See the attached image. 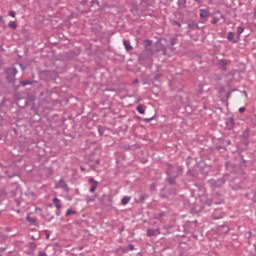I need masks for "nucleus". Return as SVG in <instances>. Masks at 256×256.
<instances>
[{"label": "nucleus", "mask_w": 256, "mask_h": 256, "mask_svg": "<svg viewBox=\"0 0 256 256\" xmlns=\"http://www.w3.org/2000/svg\"><path fill=\"white\" fill-rule=\"evenodd\" d=\"M89 183L91 184L90 192L95 193V189H97V186L99 185V182H97L95 179L90 178Z\"/></svg>", "instance_id": "1"}, {"label": "nucleus", "mask_w": 256, "mask_h": 256, "mask_svg": "<svg viewBox=\"0 0 256 256\" xmlns=\"http://www.w3.org/2000/svg\"><path fill=\"white\" fill-rule=\"evenodd\" d=\"M160 233H161V231H159V229H148L147 230L148 237H155V236L159 235Z\"/></svg>", "instance_id": "2"}, {"label": "nucleus", "mask_w": 256, "mask_h": 256, "mask_svg": "<svg viewBox=\"0 0 256 256\" xmlns=\"http://www.w3.org/2000/svg\"><path fill=\"white\" fill-rule=\"evenodd\" d=\"M200 17H201V19H207V17H209V10L201 9L200 10Z\"/></svg>", "instance_id": "3"}, {"label": "nucleus", "mask_w": 256, "mask_h": 256, "mask_svg": "<svg viewBox=\"0 0 256 256\" xmlns=\"http://www.w3.org/2000/svg\"><path fill=\"white\" fill-rule=\"evenodd\" d=\"M53 203H54L56 209L59 211L61 209V200L59 198H54Z\"/></svg>", "instance_id": "4"}, {"label": "nucleus", "mask_w": 256, "mask_h": 256, "mask_svg": "<svg viewBox=\"0 0 256 256\" xmlns=\"http://www.w3.org/2000/svg\"><path fill=\"white\" fill-rule=\"evenodd\" d=\"M123 45H124L126 51H132V50H133V47L131 46V44L129 43V41L124 40V41H123Z\"/></svg>", "instance_id": "5"}, {"label": "nucleus", "mask_w": 256, "mask_h": 256, "mask_svg": "<svg viewBox=\"0 0 256 256\" xmlns=\"http://www.w3.org/2000/svg\"><path fill=\"white\" fill-rule=\"evenodd\" d=\"M57 188L67 189V184H65V181L60 180L59 183L56 185Z\"/></svg>", "instance_id": "6"}, {"label": "nucleus", "mask_w": 256, "mask_h": 256, "mask_svg": "<svg viewBox=\"0 0 256 256\" xmlns=\"http://www.w3.org/2000/svg\"><path fill=\"white\" fill-rule=\"evenodd\" d=\"M136 110L138 111V113H140L141 115H145V109L143 108V105H138Z\"/></svg>", "instance_id": "7"}, {"label": "nucleus", "mask_w": 256, "mask_h": 256, "mask_svg": "<svg viewBox=\"0 0 256 256\" xmlns=\"http://www.w3.org/2000/svg\"><path fill=\"white\" fill-rule=\"evenodd\" d=\"M129 201H131V197H129V196H124V197L122 198L121 203H122V205H127V203H129Z\"/></svg>", "instance_id": "8"}, {"label": "nucleus", "mask_w": 256, "mask_h": 256, "mask_svg": "<svg viewBox=\"0 0 256 256\" xmlns=\"http://www.w3.org/2000/svg\"><path fill=\"white\" fill-rule=\"evenodd\" d=\"M77 211L73 210V209H68L66 212V217H69L71 215H76Z\"/></svg>", "instance_id": "9"}, {"label": "nucleus", "mask_w": 256, "mask_h": 256, "mask_svg": "<svg viewBox=\"0 0 256 256\" xmlns=\"http://www.w3.org/2000/svg\"><path fill=\"white\" fill-rule=\"evenodd\" d=\"M219 65L220 67H222L223 69H226L227 67V62L225 60H219Z\"/></svg>", "instance_id": "10"}, {"label": "nucleus", "mask_w": 256, "mask_h": 256, "mask_svg": "<svg viewBox=\"0 0 256 256\" xmlns=\"http://www.w3.org/2000/svg\"><path fill=\"white\" fill-rule=\"evenodd\" d=\"M9 27H10L11 29H17V22H15V21L10 22V23H9Z\"/></svg>", "instance_id": "11"}, {"label": "nucleus", "mask_w": 256, "mask_h": 256, "mask_svg": "<svg viewBox=\"0 0 256 256\" xmlns=\"http://www.w3.org/2000/svg\"><path fill=\"white\" fill-rule=\"evenodd\" d=\"M235 34L233 32L228 33V41H233Z\"/></svg>", "instance_id": "12"}, {"label": "nucleus", "mask_w": 256, "mask_h": 256, "mask_svg": "<svg viewBox=\"0 0 256 256\" xmlns=\"http://www.w3.org/2000/svg\"><path fill=\"white\" fill-rule=\"evenodd\" d=\"M245 31V28H243L242 26H239L238 28H237V33H238V35H241V33H243Z\"/></svg>", "instance_id": "13"}, {"label": "nucleus", "mask_w": 256, "mask_h": 256, "mask_svg": "<svg viewBox=\"0 0 256 256\" xmlns=\"http://www.w3.org/2000/svg\"><path fill=\"white\" fill-rule=\"evenodd\" d=\"M21 85H22L23 87H26V85H31V81H29V80H24V81L21 82Z\"/></svg>", "instance_id": "14"}, {"label": "nucleus", "mask_w": 256, "mask_h": 256, "mask_svg": "<svg viewBox=\"0 0 256 256\" xmlns=\"http://www.w3.org/2000/svg\"><path fill=\"white\" fill-rule=\"evenodd\" d=\"M27 221L30 223V225L35 224V220L31 218V216H27Z\"/></svg>", "instance_id": "15"}, {"label": "nucleus", "mask_w": 256, "mask_h": 256, "mask_svg": "<svg viewBox=\"0 0 256 256\" xmlns=\"http://www.w3.org/2000/svg\"><path fill=\"white\" fill-rule=\"evenodd\" d=\"M170 42L171 45H175V43H177V38H171Z\"/></svg>", "instance_id": "16"}, {"label": "nucleus", "mask_w": 256, "mask_h": 256, "mask_svg": "<svg viewBox=\"0 0 256 256\" xmlns=\"http://www.w3.org/2000/svg\"><path fill=\"white\" fill-rule=\"evenodd\" d=\"M87 203H95V198H87Z\"/></svg>", "instance_id": "17"}, {"label": "nucleus", "mask_w": 256, "mask_h": 256, "mask_svg": "<svg viewBox=\"0 0 256 256\" xmlns=\"http://www.w3.org/2000/svg\"><path fill=\"white\" fill-rule=\"evenodd\" d=\"M153 42L151 40H146L145 41V45L146 47H149V45H151Z\"/></svg>", "instance_id": "18"}, {"label": "nucleus", "mask_w": 256, "mask_h": 256, "mask_svg": "<svg viewBox=\"0 0 256 256\" xmlns=\"http://www.w3.org/2000/svg\"><path fill=\"white\" fill-rule=\"evenodd\" d=\"M219 19L217 18H213V20L211 21L212 25H215L216 23H218Z\"/></svg>", "instance_id": "19"}, {"label": "nucleus", "mask_w": 256, "mask_h": 256, "mask_svg": "<svg viewBox=\"0 0 256 256\" xmlns=\"http://www.w3.org/2000/svg\"><path fill=\"white\" fill-rule=\"evenodd\" d=\"M9 15H10V17H15V11H10Z\"/></svg>", "instance_id": "20"}, {"label": "nucleus", "mask_w": 256, "mask_h": 256, "mask_svg": "<svg viewBox=\"0 0 256 256\" xmlns=\"http://www.w3.org/2000/svg\"><path fill=\"white\" fill-rule=\"evenodd\" d=\"M245 111V108L244 107H240L239 108V113H243Z\"/></svg>", "instance_id": "21"}, {"label": "nucleus", "mask_w": 256, "mask_h": 256, "mask_svg": "<svg viewBox=\"0 0 256 256\" xmlns=\"http://www.w3.org/2000/svg\"><path fill=\"white\" fill-rule=\"evenodd\" d=\"M39 256H47V254H45L44 252H40Z\"/></svg>", "instance_id": "22"}, {"label": "nucleus", "mask_w": 256, "mask_h": 256, "mask_svg": "<svg viewBox=\"0 0 256 256\" xmlns=\"http://www.w3.org/2000/svg\"><path fill=\"white\" fill-rule=\"evenodd\" d=\"M129 247H130V250L133 251V245H130Z\"/></svg>", "instance_id": "23"}, {"label": "nucleus", "mask_w": 256, "mask_h": 256, "mask_svg": "<svg viewBox=\"0 0 256 256\" xmlns=\"http://www.w3.org/2000/svg\"><path fill=\"white\" fill-rule=\"evenodd\" d=\"M80 169H81V171H85V168H83V167H81Z\"/></svg>", "instance_id": "24"}, {"label": "nucleus", "mask_w": 256, "mask_h": 256, "mask_svg": "<svg viewBox=\"0 0 256 256\" xmlns=\"http://www.w3.org/2000/svg\"><path fill=\"white\" fill-rule=\"evenodd\" d=\"M14 73H15V74L17 73V69L14 70Z\"/></svg>", "instance_id": "25"}, {"label": "nucleus", "mask_w": 256, "mask_h": 256, "mask_svg": "<svg viewBox=\"0 0 256 256\" xmlns=\"http://www.w3.org/2000/svg\"><path fill=\"white\" fill-rule=\"evenodd\" d=\"M3 18L0 16V21L2 20Z\"/></svg>", "instance_id": "26"}, {"label": "nucleus", "mask_w": 256, "mask_h": 256, "mask_svg": "<svg viewBox=\"0 0 256 256\" xmlns=\"http://www.w3.org/2000/svg\"><path fill=\"white\" fill-rule=\"evenodd\" d=\"M221 18L223 19V15H221Z\"/></svg>", "instance_id": "27"}]
</instances>
